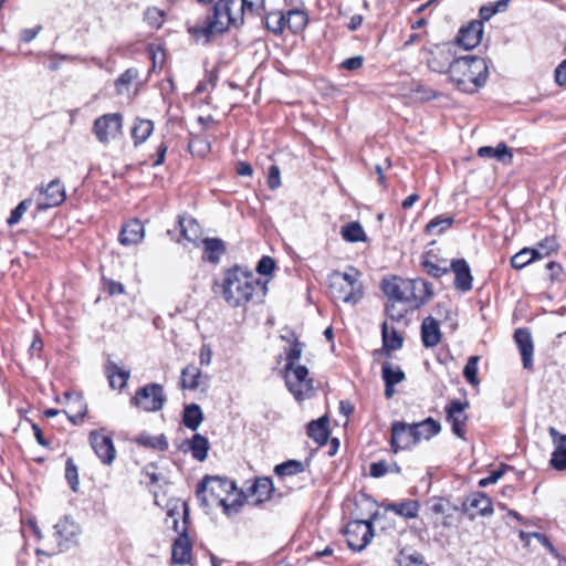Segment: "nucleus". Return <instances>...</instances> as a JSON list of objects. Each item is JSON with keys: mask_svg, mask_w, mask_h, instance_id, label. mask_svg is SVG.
<instances>
[{"mask_svg": "<svg viewBox=\"0 0 566 566\" xmlns=\"http://www.w3.org/2000/svg\"><path fill=\"white\" fill-rule=\"evenodd\" d=\"M243 21L240 0H218L213 6L212 15L208 17L202 24L190 28L189 32L197 40L205 38L209 41L210 38L223 33L231 25L235 28L242 25Z\"/></svg>", "mask_w": 566, "mask_h": 566, "instance_id": "nucleus-1", "label": "nucleus"}, {"mask_svg": "<svg viewBox=\"0 0 566 566\" xmlns=\"http://www.w3.org/2000/svg\"><path fill=\"white\" fill-rule=\"evenodd\" d=\"M222 295L230 306H240L249 302L254 294L264 295L265 285L251 272L234 266L224 273Z\"/></svg>", "mask_w": 566, "mask_h": 566, "instance_id": "nucleus-2", "label": "nucleus"}, {"mask_svg": "<svg viewBox=\"0 0 566 566\" xmlns=\"http://www.w3.org/2000/svg\"><path fill=\"white\" fill-rule=\"evenodd\" d=\"M449 76L459 91L472 94L486 83L489 67L483 57L467 55L453 60Z\"/></svg>", "mask_w": 566, "mask_h": 566, "instance_id": "nucleus-3", "label": "nucleus"}, {"mask_svg": "<svg viewBox=\"0 0 566 566\" xmlns=\"http://www.w3.org/2000/svg\"><path fill=\"white\" fill-rule=\"evenodd\" d=\"M234 482L220 476H206L197 486V499L201 506L209 509L214 505L222 506L228 515L239 512L241 502L233 500L229 503V495L235 491Z\"/></svg>", "mask_w": 566, "mask_h": 566, "instance_id": "nucleus-4", "label": "nucleus"}, {"mask_svg": "<svg viewBox=\"0 0 566 566\" xmlns=\"http://www.w3.org/2000/svg\"><path fill=\"white\" fill-rule=\"evenodd\" d=\"M360 273L354 268L346 272L333 271L327 279L329 295L334 301L357 304L363 297Z\"/></svg>", "mask_w": 566, "mask_h": 566, "instance_id": "nucleus-5", "label": "nucleus"}, {"mask_svg": "<svg viewBox=\"0 0 566 566\" xmlns=\"http://www.w3.org/2000/svg\"><path fill=\"white\" fill-rule=\"evenodd\" d=\"M381 287L390 300L403 303L411 308H418L424 303L426 283L421 280L384 279Z\"/></svg>", "mask_w": 566, "mask_h": 566, "instance_id": "nucleus-6", "label": "nucleus"}, {"mask_svg": "<svg viewBox=\"0 0 566 566\" xmlns=\"http://www.w3.org/2000/svg\"><path fill=\"white\" fill-rule=\"evenodd\" d=\"M285 382L289 390L297 400L310 397L313 391V380L308 377V369L302 365L285 368Z\"/></svg>", "mask_w": 566, "mask_h": 566, "instance_id": "nucleus-7", "label": "nucleus"}, {"mask_svg": "<svg viewBox=\"0 0 566 566\" xmlns=\"http://www.w3.org/2000/svg\"><path fill=\"white\" fill-rule=\"evenodd\" d=\"M132 401L144 411H158L164 407L166 396L161 385L149 384L140 388Z\"/></svg>", "mask_w": 566, "mask_h": 566, "instance_id": "nucleus-8", "label": "nucleus"}, {"mask_svg": "<svg viewBox=\"0 0 566 566\" xmlns=\"http://www.w3.org/2000/svg\"><path fill=\"white\" fill-rule=\"evenodd\" d=\"M348 547L353 551H363L373 539L374 530L369 521H352L344 532Z\"/></svg>", "mask_w": 566, "mask_h": 566, "instance_id": "nucleus-9", "label": "nucleus"}, {"mask_svg": "<svg viewBox=\"0 0 566 566\" xmlns=\"http://www.w3.org/2000/svg\"><path fill=\"white\" fill-rule=\"evenodd\" d=\"M123 117L119 113H111L95 119L93 132L102 144H108L120 135Z\"/></svg>", "mask_w": 566, "mask_h": 566, "instance_id": "nucleus-10", "label": "nucleus"}, {"mask_svg": "<svg viewBox=\"0 0 566 566\" xmlns=\"http://www.w3.org/2000/svg\"><path fill=\"white\" fill-rule=\"evenodd\" d=\"M468 408V401H460L458 399L451 400L446 407L447 420L451 423L453 433L461 439L465 434L468 421L465 410Z\"/></svg>", "mask_w": 566, "mask_h": 566, "instance_id": "nucleus-11", "label": "nucleus"}, {"mask_svg": "<svg viewBox=\"0 0 566 566\" xmlns=\"http://www.w3.org/2000/svg\"><path fill=\"white\" fill-rule=\"evenodd\" d=\"M391 448L394 452L408 449L419 441L417 439L413 426L402 421H396L391 424Z\"/></svg>", "mask_w": 566, "mask_h": 566, "instance_id": "nucleus-12", "label": "nucleus"}, {"mask_svg": "<svg viewBox=\"0 0 566 566\" xmlns=\"http://www.w3.org/2000/svg\"><path fill=\"white\" fill-rule=\"evenodd\" d=\"M40 196L36 202L38 210L57 207L65 200V188L59 179H54L45 188L40 189Z\"/></svg>", "mask_w": 566, "mask_h": 566, "instance_id": "nucleus-13", "label": "nucleus"}, {"mask_svg": "<svg viewBox=\"0 0 566 566\" xmlns=\"http://www.w3.org/2000/svg\"><path fill=\"white\" fill-rule=\"evenodd\" d=\"M59 546L61 551L69 549L71 545L77 543V538L81 534L80 525L71 517L65 516L54 526Z\"/></svg>", "mask_w": 566, "mask_h": 566, "instance_id": "nucleus-14", "label": "nucleus"}, {"mask_svg": "<svg viewBox=\"0 0 566 566\" xmlns=\"http://www.w3.org/2000/svg\"><path fill=\"white\" fill-rule=\"evenodd\" d=\"M90 443L103 464L111 465L116 458V450L111 437L98 431L90 433Z\"/></svg>", "mask_w": 566, "mask_h": 566, "instance_id": "nucleus-15", "label": "nucleus"}, {"mask_svg": "<svg viewBox=\"0 0 566 566\" xmlns=\"http://www.w3.org/2000/svg\"><path fill=\"white\" fill-rule=\"evenodd\" d=\"M430 55L428 59L429 69L438 73L449 74L450 65L454 60L452 46L450 44L436 45Z\"/></svg>", "mask_w": 566, "mask_h": 566, "instance_id": "nucleus-16", "label": "nucleus"}, {"mask_svg": "<svg viewBox=\"0 0 566 566\" xmlns=\"http://www.w3.org/2000/svg\"><path fill=\"white\" fill-rule=\"evenodd\" d=\"M483 22L471 21L467 27L460 29L457 43L465 50L474 49L482 40Z\"/></svg>", "mask_w": 566, "mask_h": 566, "instance_id": "nucleus-17", "label": "nucleus"}, {"mask_svg": "<svg viewBox=\"0 0 566 566\" xmlns=\"http://www.w3.org/2000/svg\"><path fill=\"white\" fill-rule=\"evenodd\" d=\"M514 339L522 356L523 367L532 369L534 345L531 333L526 328H518L514 333Z\"/></svg>", "mask_w": 566, "mask_h": 566, "instance_id": "nucleus-18", "label": "nucleus"}, {"mask_svg": "<svg viewBox=\"0 0 566 566\" xmlns=\"http://www.w3.org/2000/svg\"><path fill=\"white\" fill-rule=\"evenodd\" d=\"M381 377L385 381V396L388 399L395 395V386L403 381L406 378L401 368L389 361H385L382 364Z\"/></svg>", "mask_w": 566, "mask_h": 566, "instance_id": "nucleus-19", "label": "nucleus"}, {"mask_svg": "<svg viewBox=\"0 0 566 566\" xmlns=\"http://www.w3.org/2000/svg\"><path fill=\"white\" fill-rule=\"evenodd\" d=\"M450 269L455 275L454 285L461 291L472 289V275L470 266L464 259H457L450 263Z\"/></svg>", "mask_w": 566, "mask_h": 566, "instance_id": "nucleus-20", "label": "nucleus"}, {"mask_svg": "<svg viewBox=\"0 0 566 566\" xmlns=\"http://www.w3.org/2000/svg\"><path fill=\"white\" fill-rule=\"evenodd\" d=\"M144 238V226L138 220H130L125 223L119 233V242L123 245H133Z\"/></svg>", "mask_w": 566, "mask_h": 566, "instance_id": "nucleus-21", "label": "nucleus"}, {"mask_svg": "<svg viewBox=\"0 0 566 566\" xmlns=\"http://www.w3.org/2000/svg\"><path fill=\"white\" fill-rule=\"evenodd\" d=\"M421 339L426 347H434L440 343L441 333L439 323L431 316L422 321Z\"/></svg>", "mask_w": 566, "mask_h": 566, "instance_id": "nucleus-22", "label": "nucleus"}, {"mask_svg": "<svg viewBox=\"0 0 566 566\" xmlns=\"http://www.w3.org/2000/svg\"><path fill=\"white\" fill-rule=\"evenodd\" d=\"M464 505L467 511H471L472 513L473 511H476L478 514L483 516L490 515L493 512L490 497L481 492L474 493L468 497Z\"/></svg>", "mask_w": 566, "mask_h": 566, "instance_id": "nucleus-23", "label": "nucleus"}, {"mask_svg": "<svg viewBox=\"0 0 566 566\" xmlns=\"http://www.w3.org/2000/svg\"><path fill=\"white\" fill-rule=\"evenodd\" d=\"M105 373L109 380V386L113 389H123L126 386L130 375L128 370L123 369L113 361H108L106 364Z\"/></svg>", "mask_w": 566, "mask_h": 566, "instance_id": "nucleus-24", "label": "nucleus"}, {"mask_svg": "<svg viewBox=\"0 0 566 566\" xmlns=\"http://www.w3.org/2000/svg\"><path fill=\"white\" fill-rule=\"evenodd\" d=\"M206 378L195 365H188L181 370L180 385L182 389L195 390L199 388Z\"/></svg>", "mask_w": 566, "mask_h": 566, "instance_id": "nucleus-25", "label": "nucleus"}, {"mask_svg": "<svg viewBox=\"0 0 566 566\" xmlns=\"http://www.w3.org/2000/svg\"><path fill=\"white\" fill-rule=\"evenodd\" d=\"M307 434L319 446L325 444L329 434L327 417L311 421L307 426Z\"/></svg>", "mask_w": 566, "mask_h": 566, "instance_id": "nucleus-26", "label": "nucleus"}, {"mask_svg": "<svg viewBox=\"0 0 566 566\" xmlns=\"http://www.w3.org/2000/svg\"><path fill=\"white\" fill-rule=\"evenodd\" d=\"M250 490L254 504H260L266 501L273 492L272 480L269 478H258Z\"/></svg>", "mask_w": 566, "mask_h": 566, "instance_id": "nucleus-27", "label": "nucleus"}, {"mask_svg": "<svg viewBox=\"0 0 566 566\" xmlns=\"http://www.w3.org/2000/svg\"><path fill=\"white\" fill-rule=\"evenodd\" d=\"M179 226L182 237L187 241L198 245L202 234V230L199 223L192 218L179 217Z\"/></svg>", "mask_w": 566, "mask_h": 566, "instance_id": "nucleus-28", "label": "nucleus"}, {"mask_svg": "<svg viewBox=\"0 0 566 566\" xmlns=\"http://www.w3.org/2000/svg\"><path fill=\"white\" fill-rule=\"evenodd\" d=\"M478 155L482 158H496L499 161L505 164H511L513 157L509 147L503 143H500L496 147H480L478 150Z\"/></svg>", "mask_w": 566, "mask_h": 566, "instance_id": "nucleus-29", "label": "nucleus"}, {"mask_svg": "<svg viewBox=\"0 0 566 566\" xmlns=\"http://www.w3.org/2000/svg\"><path fill=\"white\" fill-rule=\"evenodd\" d=\"M385 510L405 518H415L418 516L419 503L415 500H406L399 503H389L385 506Z\"/></svg>", "mask_w": 566, "mask_h": 566, "instance_id": "nucleus-30", "label": "nucleus"}, {"mask_svg": "<svg viewBox=\"0 0 566 566\" xmlns=\"http://www.w3.org/2000/svg\"><path fill=\"white\" fill-rule=\"evenodd\" d=\"M381 335L384 346L390 350H397L401 348L403 338L397 331V328L390 325L388 322H384L381 326Z\"/></svg>", "mask_w": 566, "mask_h": 566, "instance_id": "nucleus-31", "label": "nucleus"}, {"mask_svg": "<svg viewBox=\"0 0 566 566\" xmlns=\"http://www.w3.org/2000/svg\"><path fill=\"white\" fill-rule=\"evenodd\" d=\"M203 259L211 262L218 263L221 255L224 253V244L222 240L213 238V239H203Z\"/></svg>", "mask_w": 566, "mask_h": 566, "instance_id": "nucleus-32", "label": "nucleus"}, {"mask_svg": "<svg viewBox=\"0 0 566 566\" xmlns=\"http://www.w3.org/2000/svg\"><path fill=\"white\" fill-rule=\"evenodd\" d=\"M154 123L149 119L137 118L132 127V137L135 146L144 143L153 133Z\"/></svg>", "mask_w": 566, "mask_h": 566, "instance_id": "nucleus-33", "label": "nucleus"}, {"mask_svg": "<svg viewBox=\"0 0 566 566\" xmlns=\"http://www.w3.org/2000/svg\"><path fill=\"white\" fill-rule=\"evenodd\" d=\"M172 560L175 564H186L191 558V545L187 537H179L172 545Z\"/></svg>", "mask_w": 566, "mask_h": 566, "instance_id": "nucleus-34", "label": "nucleus"}, {"mask_svg": "<svg viewBox=\"0 0 566 566\" xmlns=\"http://www.w3.org/2000/svg\"><path fill=\"white\" fill-rule=\"evenodd\" d=\"M542 258L543 253L539 250L524 248L511 258V265L516 270H521L534 260Z\"/></svg>", "mask_w": 566, "mask_h": 566, "instance_id": "nucleus-35", "label": "nucleus"}, {"mask_svg": "<svg viewBox=\"0 0 566 566\" xmlns=\"http://www.w3.org/2000/svg\"><path fill=\"white\" fill-rule=\"evenodd\" d=\"M412 426L415 428L418 441L422 439L428 440L438 434L441 430L440 423L432 418H427L426 420Z\"/></svg>", "mask_w": 566, "mask_h": 566, "instance_id": "nucleus-36", "label": "nucleus"}, {"mask_svg": "<svg viewBox=\"0 0 566 566\" xmlns=\"http://www.w3.org/2000/svg\"><path fill=\"white\" fill-rule=\"evenodd\" d=\"M189 448L195 459L205 461L208 455L209 442L208 439L199 433H196L190 441Z\"/></svg>", "mask_w": 566, "mask_h": 566, "instance_id": "nucleus-37", "label": "nucleus"}, {"mask_svg": "<svg viewBox=\"0 0 566 566\" xmlns=\"http://www.w3.org/2000/svg\"><path fill=\"white\" fill-rule=\"evenodd\" d=\"M203 420L201 408L196 405H189L185 408L182 421L186 427L196 430Z\"/></svg>", "mask_w": 566, "mask_h": 566, "instance_id": "nucleus-38", "label": "nucleus"}, {"mask_svg": "<svg viewBox=\"0 0 566 566\" xmlns=\"http://www.w3.org/2000/svg\"><path fill=\"white\" fill-rule=\"evenodd\" d=\"M305 465L302 461L298 460H287L281 464H277L274 468V473L277 476H289V475H295L301 472H304Z\"/></svg>", "mask_w": 566, "mask_h": 566, "instance_id": "nucleus-39", "label": "nucleus"}, {"mask_svg": "<svg viewBox=\"0 0 566 566\" xmlns=\"http://www.w3.org/2000/svg\"><path fill=\"white\" fill-rule=\"evenodd\" d=\"M342 237L348 242H360L366 240L365 231L358 222H350L343 227Z\"/></svg>", "mask_w": 566, "mask_h": 566, "instance_id": "nucleus-40", "label": "nucleus"}, {"mask_svg": "<svg viewBox=\"0 0 566 566\" xmlns=\"http://www.w3.org/2000/svg\"><path fill=\"white\" fill-rule=\"evenodd\" d=\"M452 217L438 216L426 226V231L430 234L439 235L444 230L449 229L452 226Z\"/></svg>", "mask_w": 566, "mask_h": 566, "instance_id": "nucleus-41", "label": "nucleus"}, {"mask_svg": "<svg viewBox=\"0 0 566 566\" xmlns=\"http://www.w3.org/2000/svg\"><path fill=\"white\" fill-rule=\"evenodd\" d=\"M397 563L398 566H427L418 553H409L405 549L399 552Z\"/></svg>", "mask_w": 566, "mask_h": 566, "instance_id": "nucleus-42", "label": "nucleus"}, {"mask_svg": "<svg viewBox=\"0 0 566 566\" xmlns=\"http://www.w3.org/2000/svg\"><path fill=\"white\" fill-rule=\"evenodd\" d=\"M137 442L144 447L165 450L168 447V442L164 436L151 437L148 434H140L137 439Z\"/></svg>", "mask_w": 566, "mask_h": 566, "instance_id": "nucleus-43", "label": "nucleus"}, {"mask_svg": "<svg viewBox=\"0 0 566 566\" xmlns=\"http://www.w3.org/2000/svg\"><path fill=\"white\" fill-rule=\"evenodd\" d=\"M291 337L293 338V344L286 350V365L285 368H291L295 365V361L298 360L302 356L304 344L298 342L294 334L291 333Z\"/></svg>", "mask_w": 566, "mask_h": 566, "instance_id": "nucleus-44", "label": "nucleus"}, {"mask_svg": "<svg viewBox=\"0 0 566 566\" xmlns=\"http://www.w3.org/2000/svg\"><path fill=\"white\" fill-rule=\"evenodd\" d=\"M188 149L192 155L203 157L210 151V143L206 138L196 136L190 139Z\"/></svg>", "mask_w": 566, "mask_h": 566, "instance_id": "nucleus-45", "label": "nucleus"}, {"mask_svg": "<svg viewBox=\"0 0 566 566\" xmlns=\"http://www.w3.org/2000/svg\"><path fill=\"white\" fill-rule=\"evenodd\" d=\"M286 23L289 28L293 32H298L303 30L306 25L307 19L306 15L301 11H289L287 17H285Z\"/></svg>", "mask_w": 566, "mask_h": 566, "instance_id": "nucleus-46", "label": "nucleus"}, {"mask_svg": "<svg viewBox=\"0 0 566 566\" xmlns=\"http://www.w3.org/2000/svg\"><path fill=\"white\" fill-rule=\"evenodd\" d=\"M479 356H471L463 369V376L470 382L471 385H478V364H479Z\"/></svg>", "mask_w": 566, "mask_h": 566, "instance_id": "nucleus-47", "label": "nucleus"}, {"mask_svg": "<svg viewBox=\"0 0 566 566\" xmlns=\"http://www.w3.org/2000/svg\"><path fill=\"white\" fill-rule=\"evenodd\" d=\"M285 23V15H283L281 12L270 13L265 19L266 28L274 33H281Z\"/></svg>", "mask_w": 566, "mask_h": 566, "instance_id": "nucleus-48", "label": "nucleus"}, {"mask_svg": "<svg viewBox=\"0 0 566 566\" xmlns=\"http://www.w3.org/2000/svg\"><path fill=\"white\" fill-rule=\"evenodd\" d=\"M32 199L28 198L22 200L12 211L7 220L9 226H14L19 223L23 217V214L27 212V210L32 206Z\"/></svg>", "mask_w": 566, "mask_h": 566, "instance_id": "nucleus-49", "label": "nucleus"}, {"mask_svg": "<svg viewBox=\"0 0 566 566\" xmlns=\"http://www.w3.org/2000/svg\"><path fill=\"white\" fill-rule=\"evenodd\" d=\"M165 13L158 8H148L145 12V20L153 28H160L164 23Z\"/></svg>", "mask_w": 566, "mask_h": 566, "instance_id": "nucleus-50", "label": "nucleus"}, {"mask_svg": "<svg viewBox=\"0 0 566 566\" xmlns=\"http://www.w3.org/2000/svg\"><path fill=\"white\" fill-rule=\"evenodd\" d=\"M137 71L127 70L116 81V90L118 94L124 93V88L127 90L128 85L137 77Z\"/></svg>", "mask_w": 566, "mask_h": 566, "instance_id": "nucleus-51", "label": "nucleus"}, {"mask_svg": "<svg viewBox=\"0 0 566 566\" xmlns=\"http://www.w3.org/2000/svg\"><path fill=\"white\" fill-rule=\"evenodd\" d=\"M65 478L69 481V483L71 485V489L73 491H76L77 490V485H78V475H77V469H76V467H75V464H74L72 459H69L66 461Z\"/></svg>", "mask_w": 566, "mask_h": 566, "instance_id": "nucleus-52", "label": "nucleus"}, {"mask_svg": "<svg viewBox=\"0 0 566 566\" xmlns=\"http://www.w3.org/2000/svg\"><path fill=\"white\" fill-rule=\"evenodd\" d=\"M548 433L555 447L554 451L566 449V434L560 433L555 427H549Z\"/></svg>", "mask_w": 566, "mask_h": 566, "instance_id": "nucleus-53", "label": "nucleus"}, {"mask_svg": "<svg viewBox=\"0 0 566 566\" xmlns=\"http://www.w3.org/2000/svg\"><path fill=\"white\" fill-rule=\"evenodd\" d=\"M551 465L557 471L566 470V449L552 453Z\"/></svg>", "mask_w": 566, "mask_h": 566, "instance_id": "nucleus-54", "label": "nucleus"}, {"mask_svg": "<svg viewBox=\"0 0 566 566\" xmlns=\"http://www.w3.org/2000/svg\"><path fill=\"white\" fill-rule=\"evenodd\" d=\"M422 265L427 273L433 277H440L449 271L447 266H440L430 261H423Z\"/></svg>", "mask_w": 566, "mask_h": 566, "instance_id": "nucleus-55", "label": "nucleus"}, {"mask_svg": "<svg viewBox=\"0 0 566 566\" xmlns=\"http://www.w3.org/2000/svg\"><path fill=\"white\" fill-rule=\"evenodd\" d=\"M274 260L270 256H263L256 265V271L260 274L268 275L274 270Z\"/></svg>", "mask_w": 566, "mask_h": 566, "instance_id": "nucleus-56", "label": "nucleus"}, {"mask_svg": "<svg viewBox=\"0 0 566 566\" xmlns=\"http://www.w3.org/2000/svg\"><path fill=\"white\" fill-rule=\"evenodd\" d=\"M268 185L271 189H276L281 186L280 169L275 165L269 168Z\"/></svg>", "mask_w": 566, "mask_h": 566, "instance_id": "nucleus-57", "label": "nucleus"}, {"mask_svg": "<svg viewBox=\"0 0 566 566\" xmlns=\"http://www.w3.org/2000/svg\"><path fill=\"white\" fill-rule=\"evenodd\" d=\"M388 472V464L386 461L374 462L370 464V475L374 478L384 476Z\"/></svg>", "mask_w": 566, "mask_h": 566, "instance_id": "nucleus-58", "label": "nucleus"}, {"mask_svg": "<svg viewBox=\"0 0 566 566\" xmlns=\"http://www.w3.org/2000/svg\"><path fill=\"white\" fill-rule=\"evenodd\" d=\"M556 249V242L553 238H546L543 240L536 250H539L543 253V258L551 254L552 251Z\"/></svg>", "mask_w": 566, "mask_h": 566, "instance_id": "nucleus-59", "label": "nucleus"}, {"mask_svg": "<svg viewBox=\"0 0 566 566\" xmlns=\"http://www.w3.org/2000/svg\"><path fill=\"white\" fill-rule=\"evenodd\" d=\"M363 62H364L363 56H360V55L353 56V57L345 60L342 63V67L349 70V71H355V70H358L359 67H361Z\"/></svg>", "mask_w": 566, "mask_h": 566, "instance_id": "nucleus-60", "label": "nucleus"}, {"mask_svg": "<svg viewBox=\"0 0 566 566\" xmlns=\"http://www.w3.org/2000/svg\"><path fill=\"white\" fill-rule=\"evenodd\" d=\"M199 358H200V364L202 366H209L211 364L212 349H211L210 345L203 344L201 346Z\"/></svg>", "mask_w": 566, "mask_h": 566, "instance_id": "nucleus-61", "label": "nucleus"}, {"mask_svg": "<svg viewBox=\"0 0 566 566\" xmlns=\"http://www.w3.org/2000/svg\"><path fill=\"white\" fill-rule=\"evenodd\" d=\"M555 81L559 86L566 85V60L555 69Z\"/></svg>", "mask_w": 566, "mask_h": 566, "instance_id": "nucleus-62", "label": "nucleus"}, {"mask_svg": "<svg viewBox=\"0 0 566 566\" xmlns=\"http://www.w3.org/2000/svg\"><path fill=\"white\" fill-rule=\"evenodd\" d=\"M386 313L392 322H400L405 316L402 311L396 308L395 303L386 306Z\"/></svg>", "mask_w": 566, "mask_h": 566, "instance_id": "nucleus-63", "label": "nucleus"}, {"mask_svg": "<svg viewBox=\"0 0 566 566\" xmlns=\"http://www.w3.org/2000/svg\"><path fill=\"white\" fill-rule=\"evenodd\" d=\"M143 473H144V475H145L146 478H148V479H149V481H150V483H151V484H156V483L159 481V479H160L159 474L156 472V467H155V464H153V463H151V464H148V465L144 469Z\"/></svg>", "mask_w": 566, "mask_h": 566, "instance_id": "nucleus-64", "label": "nucleus"}]
</instances>
